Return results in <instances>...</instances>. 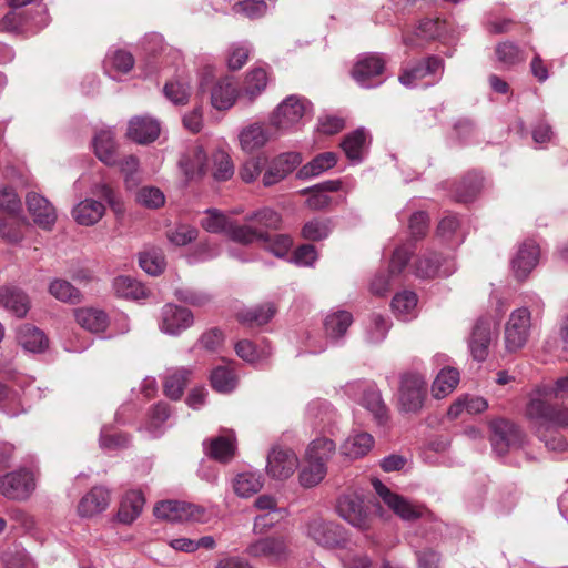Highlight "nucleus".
I'll return each instance as SVG.
<instances>
[{
	"label": "nucleus",
	"instance_id": "obj_1",
	"mask_svg": "<svg viewBox=\"0 0 568 568\" xmlns=\"http://www.w3.org/2000/svg\"><path fill=\"white\" fill-rule=\"evenodd\" d=\"M530 427L548 450L557 454L568 453V443L558 434V429L568 425V412L557 410L540 396L531 397L525 413Z\"/></svg>",
	"mask_w": 568,
	"mask_h": 568
},
{
	"label": "nucleus",
	"instance_id": "obj_2",
	"mask_svg": "<svg viewBox=\"0 0 568 568\" xmlns=\"http://www.w3.org/2000/svg\"><path fill=\"white\" fill-rule=\"evenodd\" d=\"M526 303L511 311L505 323L504 345L507 353H517L528 344L537 316L544 310V302L536 294L527 296Z\"/></svg>",
	"mask_w": 568,
	"mask_h": 568
},
{
	"label": "nucleus",
	"instance_id": "obj_3",
	"mask_svg": "<svg viewBox=\"0 0 568 568\" xmlns=\"http://www.w3.org/2000/svg\"><path fill=\"white\" fill-rule=\"evenodd\" d=\"M352 323L353 316L347 311H335L327 314L323 323L326 338L323 339L315 335H308L305 343V352L321 354L327 348L328 343L333 345L341 344Z\"/></svg>",
	"mask_w": 568,
	"mask_h": 568
},
{
	"label": "nucleus",
	"instance_id": "obj_4",
	"mask_svg": "<svg viewBox=\"0 0 568 568\" xmlns=\"http://www.w3.org/2000/svg\"><path fill=\"white\" fill-rule=\"evenodd\" d=\"M306 99L292 94L284 99L270 116V124L278 135L295 129L311 110Z\"/></svg>",
	"mask_w": 568,
	"mask_h": 568
},
{
	"label": "nucleus",
	"instance_id": "obj_5",
	"mask_svg": "<svg viewBox=\"0 0 568 568\" xmlns=\"http://www.w3.org/2000/svg\"><path fill=\"white\" fill-rule=\"evenodd\" d=\"M444 60L429 55L406 67L399 74V82L406 88L429 87L438 82L444 73Z\"/></svg>",
	"mask_w": 568,
	"mask_h": 568
},
{
	"label": "nucleus",
	"instance_id": "obj_6",
	"mask_svg": "<svg viewBox=\"0 0 568 568\" xmlns=\"http://www.w3.org/2000/svg\"><path fill=\"white\" fill-rule=\"evenodd\" d=\"M37 473L30 467H19L0 476V494L16 501H24L37 488Z\"/></svg>",
	"mask_w": 568,
	"mask_h": 568
},
{
	"label": "nucleus",
	"instance_id": "obj_7",
	"mask_svg": "<svg viewBox=\"0 0 568 568\" xmlns=\"http://www.w3.org/2000/svg\"><path fill=\"white\" fill-rule=\"evenodd\" d=\"M387 60L379 53H364L358 55L351 71L354 81L363 89H373L386 80L385 69Z\"/></svg>",
	"mask_w": 568,
	"mask_h": 568
},
{
	"label": "nucleus",
	"instance_id": "obj_8",
	"mask_svg": "<svg viewBox=\"0 0 568 568\" xmlns=\"http://www.w3.org/2000/svg\"><path fill=\"white\" fill-rule=\"evenodd\" d=\"M427 396V381L418 373H406L400 377L398 394L399 409L404 413H418Z\"/></svg>",
	"mask_w": 568,
	"mask_h": 568
},
{
	"label": "nucleus",
	"instance_id": "obj_9",
	"mask_svg": "<svg viewBox=\"0 0 568 568\" xmlns=\"http://www.w3.org/2000/svg\"><path fill=\"white\" fill-rule=\"evenodd\" d=\"M307 536L325 548H345L347 544L344 527L321 517L313 518L307 523Z\"/></svg>",
	"mask_w": 568,
	"mask_h": 568
},
{
	"label": "nucleus",
	"instance_id": "obj_10",
	"mask_svg": "<svg viewBox=\"0 0 568 568\" xmlns=\"http://www.w3.org/2000/svg\"><path fill=\"white\" fill-rule=\"evenodd\" d=\"M336 510L341 518L357 529L367 530L371 526V511L356 493L342 495L337 499Z\"/></svg>",
	"mask_w": 568,
	"mask_h": 568
},
{
	"label": "nucleus",
	"instance_id": "obj_11",
	"mask_svg": "<svg viewBox=\"0 0 568 568\" xmlns=\"http://www.w3.org/2000/svg\"><path fill=\"white\" fill-rule=\"evenodd\" d=\"M372 485L381 499L403 520H414L424 515L425 508L423 506L393 493L379 479H374Z\"/></svg>",
	"mask_w": 568,
	"mask_h": 568
},
{
	"label": "nucleus",
	"instance_id": "obj_12",
	"mask_svg": "<svg viewBox=\"0 0 568 568\" xmlns=\"http://www.w3.org/2000/svg\"><path fill=\"white\" fill-rule=\"evenodd\" d=\"M491 446L498 455H504L510 448H520L524 444L525 435L523 430L514 423L506 419L491 422Z\"/></svg>",
	"mask_w": 568,
	"mask_h": 568
},
{
	"label": "nucleus",
	"instance_id": "obj_13",
	"mask_svg": "<svg viewBox=\"0 0 568 568\" xmlns=\"http://www.w3.org/2000/svg\"><path fill=\"white\" fill-rule=\"evenodd\" d=\"M448 36V23L446 20L423 19L419 21L413 34L403 33V43L410 48L423 47L432 40L446 41Z\"/></svg>",
	"mask_w": 568,
	"mask_h": 568
},
{
	"label": "nucleus",
	"instance_id": "obj_14",
	"mask_svg": "<svg viewBox=\"0 0 568 568\" xmlns=\"http://www.w3.org/2000/svg\"><path fill=\"white\" fill-rule=\"evenodd\" d=\"M298 458L293 449L275 446L267 455L266 471L270 477L283 480L294 474Z\"/></svg>",
	"mask_w": 568,
	"mask_h": 568
},
{
	"label": "nucleus",
	"instance_id": "obj_15",
	"mask_svg": "<svg viewBox=\"0 0 568 568\" xmlns=\"http://www.w3.org/2000/svg\"><path fill=\"white\" fill-rule=\"evenodd\" d=\"M302 163V155L298 152L290 151L273 158L265 170L262 183L265 187L273 186L283 181Z\"/></svg>",
	"mask_w": 568,
	"mask_h": 568
},
{
	"label": "nucleus",
	"instance_id": "obj_16",
	"mask_svg": "<svg viewBox=\"0 0 568 568\" xmlns=\"http://www.w3.org/2000/svg\"><path fill=\"white\" fill-rule=\"evenodd\" d=\"M193 313L182 306L168 303L162 307L160 329L164 334L178 336L193 325Z\"/></svg>",
	"mask_w": 568,
	"mask_h": 568
},
{
	"label": "nucleus",
	"instance_id": "obj_17",
	"mask_svg": "<svg viewBox=\"0 0 568 568\" xmlns=\"http://www.w3.org/2000/svg\"><path fill=\"white\" fill-rule=\"evenodd\" d=\"M494 337L495 332L490 318L480 317L477 320L468 339V347L475 361L484 362L488 357L489 346Z\"/></svg>",
	"mask_w": 568,
	"mask_h": 568
},
{
	"label": "nucleus",
	"instance_id": "obj_18",
	"mask_svg": "<svg viewBox=\"0 0 568 568\" xmlns=\"http://www.w3.org/2000/svg\"><path fill=\"white\" fill-rule=\"evenodd\" d=\"M278 133L271 126L262 122H255L243 128L239 134L241 149L246 153H252L262 149L266 143L276 139Z\"/></svg>",
	"mask_w": 568,
	"mask_h": 568
},
{
	"label": "nucleus",
	"instance_id": "obj_19",
	"mask_svg": "<svg viewBox=\"0 0 568 568\" xmlns=\"http://www.w3.org/2000/svg\"><path fill=\"white\" fill-rule=\"evenodd\" d=\"M246 551L252 557H263L271 562H280L288 557V546L282 536L261 538L251 544Z\"/></svg>",
	"mask_w": 568,
	"mask_h": 568
},
{
	"label": "nucleus",
	"instance_id": "obj_20",
	"mask_svg": "<svg viewBox=\"0 0 568 568\" xmlns=\"http://www.w3.org/2000/svg\"><path fill=\"white\" fill-rule=\"evenodd\" d=\"M413 268L414 274L420 278H430L437 275L447 277L455 272L453 261L442 258L433 252L425 253L418 257Z\"/></svg>",
	"mask_w": 568,
	"mask_h": 568
},
{
	"label": "nucleus",
	"instance_id": "obj_21",
	"mask_svg": "<svg viewBox=\"0 0 568 568\" xmlns=\"http://www.w3.org/2000/svg\"><path fill=\"white\" fill-rule=\"evenodd\" d=\"M540 257V248L532 240H527L520 244L515 257L511 261V267L518 280H525L529 273L537 266Z\"/></svg>",
	"mask_w": 568,
	"mask_h": 568
},
{
	"label": "nucleus",
	"instance_id": "obj_22",
	"mask_svg": "<svg viewBox=\"0 0 568 568\" xmlns=\"http://www.w3.org/2000/svg\"><path fill=\"white\" fill-rule=\"evenodd\" d=\"M187 181L199 180L207 172V156L201 145L190 146L179 161Z\"/></svg>",
	"mask_w": 568,
	"mask_h": 568
},
{
	"label": "nucleus",
	"instance_id": "obj_23",
	"mask_svg": "<svg viewBox=\"0 0 568 568\" xmlns=\"http://www.w3.org/2000/svg\"><path fill=\"white\" fill-rule=\"evenodd\" d=\"M199 508L195 505L180 500H163L155 505L154 516L169 521H183L197 518Z\"/></svg>",
	"mask_w": 568,
	"mask_h": 568
},
{
	"label": "nucleus",
	"instance_id": "obj_24",
	"mask_svg": "<svg viewBox=\"0 0 568 568\" xmlns=\"http://www.w3.org/2000/svg\"><path fill=\"white\" fill-rule=\"evenodd\" d=\"M29 213L32 215L36 224L44 230H50L55 221L57 213L51 203L42 195L30 192L26 197Z\"/></svg>",
	"mask_w": 568,
	"mask_h": 568
},
{
	"label": "nucleus",
	"instance_id": "obj_25",
	"mask_svg": "<svg viewBox=\"0 0 568 568\" xmlns=\"http://www.w3.org/2000/svg\"><path fill=\"white\" fill-rule=\"evenodd\" d=\"M0 307L22 318L30 310V298L23 290L12 285H3L0 286Z\"/></svg>",
	"mask_w": 568,
	"mask_h": 568
},
{
	"label": "nucleus",
	"instance_id": "obj_26",
	"mask_svg": "<svg viewBox=\"0 0 568 568\" xmlns=\"http://www.w3.org/2000/svg\"><path fill=\"white\" fill-rule=\"evenodd\" d=\"M159 122L150 116H135L129 122L128 136L139 144H148L158 139Z\"/></svg>",
	"mask_w": 568,
	"mask_h": 568
},
{
	"label": "nucleus",
	"instance_id": "obj_27",
	"mask_svg": "<svg viewBox=\"0 0 568 568\" xmlns=\"http://www.w3.org/2000/svg\"><path fill=\"white\" fill-rule=\"evenodd\" d=\"M110 503V493L102 486L93 487L79 501L78 514L81 517H93L106 509Z\"/></svg>",
	"mask_w": 568,
	"mask_h": 568
},
{
	"label": "nucleus",
	"instance_id": "obj_28",
	"mask_svg": "<svg viewBox=\"0 0 568 568\" xmlns=\"http://www.w3.org/2000/svg\"><path fill=\"white\" fill-rule=\"evenodd\" d=\"M92 146L97 158L106 165L116 164V150L114 132L111 129H102L92 139Z\"/></svg>",
	"mask_w": 568,
	"mask_h": 568
},
{
	"label": "nucleus",
	"instance_id": "obj_29",
	"mask_svg": "<svg viewBox=\"0 0 568 568\" xmlns=\"http://www.w3.org/2000/svg\"><path fill=\"white\" fill-rule=\"evenodd\" d=\"M536 396L546 399L549 404L554 405L557 410L568 412V374L558 378L554 387H538L530 395V398Z\"/></svg>",
	"mask_w": 568,
	"mask_h": 568
},
{
	"label": "nucleus",
	"instance_id": "obj_30",
	"mask_svg": "<svg viewBox=\"0 0 568 568\" xmlns=\"http://www.w3.org/2000/svg\"><path fill=\"white\" fill-rule=\"evenodd\" d=\"M77 323L94 334L103 333L108 328L110 321L108 314L95 307H81L74 311Z\"/></svg>",
	"mask_w": 568,
	"mask_h": 568
},
{
	"label": "nucleus",
	"instance_id": "obj_31",
	"mask_svg": "<svg viewBox=\"0 0 568 568\" xmlns=\"http://www.w3.org/2000/svg\"><path fill=\"white\" fill-rule=\"evenodd\" d=\"M17 339L21 347L30 353H42L48 348L45 334L32 324H22L17 331Z\"/></svg>",
	"mask_w": 568,
	"mask_h": 568
},
{
	"label": "nucleus",
	"instance_id": "obj_32",
	"mask_svg": "<svg viewBox=\"0 0 568 568\" xmlns=\"http://www.w3.org/2000/svg\"><path fill=\"white\" fill-rule=\"evenodd\" d=\"M237 88L233 78L225 77L219 80L211 92V103L216 110H227L236 101Z\"/></svg>",
	"mask_w": 568,
	"mask_h": 568
},
{
	"label": "nucleus",
	"instance_id": "obj_33",
	"mask_svg": "<svg viewBox=\"0 0 568 568\" xmlns=\"http://www.w3.org/2000/svg\"><path fill=\"white\" fill-rule=\"evenodd\" d=\"M204 450L209 457L220 463L230 462L234 457L236 450L234 434L229 432L225 435L217 436L211 439L207 446L204 443Z\"/></svg>",
	"mask_w": 568,
	"mask_h": 568
},
{
	"label": "nucleus",
	"instance_id": "obj_34",
	"mask_svg": "<svg viewBox=\"0 0 568 568\" xmlns=\"http://www.w3.org/2000/svg\"><path fill=\"white\" fill-rule=\"evenodd\" d=\"M374 437L366 432L351 434L341 445V453L349 459L364 457L374 446Z\"/></svg>",
	"mask_w": 568,
	"mask_h": 568
},
{
	"label": "nucleus",
	"instance_id": "obj_35",
	"mask_svg": "<svg viewBox=\"0 0 568 568\" xmlns=\"http://www.w3.org/2000/svg\"><path fill=\"white\" fill-rule=\"evenodd\" d=\"M235 353L243 361L253 365H258L272 355V347L266 342H263L261 345H256L250 339H241L235 344Z\"/></svg>",
	"mask_w": 568,
	"mask_h": 568
},
{
	"label": "nucleus",
	"instance_id": "obj_36",
	"mask_svg": "<svg viewBox=\"0 0 568 568\" xmlns=\"http://www.w3.org/2000/svg\"><path fill=\"white\" fill-rule=\"evenodd\" d=\"M359 404L372 414L378 426L384 427L387 425L389 420L388 408L382 398L381 392L375 385L367 389L365 396L361 398Z\"/></svg>",
	"mask_w": 568,
	"mask_h": 568
},
{
	"label": "nucleus",
	"instance_id": "obj_37",
	"mask_svg": "<svg viewBox=\"0 0 568 568\" xmlns=\"http://www.w3.org/2000/svg\"><path fill=\"white\" fill-rule=\"evenodd\" d=\"M191 375L192 371L190 368L178 367L169 369L163 382L164 394L173 400L180 399Z\"/></svg>",
	"mask_w": 568,
	"mask_h": 568
},
{
	"label": "nucleus",
	"instance_id": "obj_38",
	"mask_svg": "<svg viewBox=\"0 0 568 568\" xmlns=\"http://www.w3.org/2000/svg\"><path fill=\"white\" fill-rule=\"evenodd\" d=\"M104 212L105 207L100 201L85 199L74 206L72 215L79 224L90 226L98 223Z\"/></svg>",
	"mask_w": 568,
	"mask_h": 568
},
{
	"label": "nucleus",
	"instance_id": "obj_39",
	"mask_svg": "<svg viewBox=\"0 0 568 568\" xmlns=\"http://www.w3.org/2000/svg\"><path fill=\"white\" fill-rule=\"evenodd\" d=\"M144 497L143 494L139 490H130L128 491L120 504L118 510L119 521L123 524L133 523L142 513L144 506Z\"/></svg>",
	"mask_w": 568,
	"mask_h": 568
},
{
	"label": "nucleus",
	"instance_id": "obj_40",
	"mask_svg": "<svg viewBox=\"0 0 568 568\" xmlns=\"http://www.w3.org/2000/svg\"><path fill=\"white\" fill-rule=\"evenodd\" d=\"M368 141V132L364 128H359L347 134L342 141L341 146L352 162L358 163L363 159Z\"/></svg>",
	"mask_w": 568,
	"mask_h": 568
},
{
	"label": "nucleus",
	"instance_id": "obj_41",
	"mask_svg": "<svg viewBox=\"0 0 568 568\" xmlns=\"http://www.w3.org/2000/svg\"><path fill=\"white\" fill-rule=\"evenodd\" d=\"M417 295L413 291L397 293L392 300L394 315L400 321H410L417 314Z\"/></svg>",
	"mask_w": 568,
	"mask_h": 568
},
{
	"label": "nucleus",
	"instance_id": "obj_42",
	"mask_svg": "<svg viewBox=\"0 0 568 568\" xmlns=\"http://www.w3.org/2000/svg\"><path fill=\"white\" fill-rule=\"evenodd\" d=\"M337 163V155L334 152H324L316 155L312 161L304 164L297 172V178L307 180L315 178L332 169Z\"/></svg>",
	"mask_w": 568,
	"mask_h": 568
},
{
	"label": "nucleus",
	"instance_id": "obj_43",
	"mask_svg": "<svg viewBox=\"0 0 568 568\" xmlns=\"http://www.w3.org/2000/svg\"><path fill=\"white\" fill-rule=\"evenodd\" d=\"M263 487V476L256 471H243L233 479V490L241 498H248Z\"/></svg>",
	"mask_w": 568,
	"mask_h": 568
},
{
	"label": "nucleus",
	"instance_id": "obj_44",
	"mask_svg": "<svg viewBox=\"0 0 568 568\" xmlns=\"http://www.w3.org/2000/svg\"><path fill=\"white\" fill-rule=\"evenodd\" d=\"M390 328V321L388 317L374 313L372 314L364 327L365 342L372 345L382 343Z\"/></svg>",
	"mask_w": 568,
	"mask_h": 568
},
{
	"label": "nucleus",
	"instance_id": "obj_45",
	"mask_svg": "<svg viewBox=\"0 0 568 568\" xmlns=\"http://www.w3.org/2000/svg\"><path fill=\"white\" fill-rule=\"evenodd\" d=\"M484 184L483 176L477 172L467 173L457 184L454 191V199L457 202L467 203L473 201L480 192Z\"/></svg>",
	"mask_w": 568,
	"mask_h": 568
},
{
	"label": "nucleus",
	"instance_id": "obj_46",
	"mask_svg": "<svg viewBox=\"0 0 568 568\" xmlns=\"http://www.w3.org/2000/svg\"><path fill=\"white\" fill-rule=\"evenodd\" d=\"M48 291L50 295L62 303L75 305L82 302L81 291L63 278H53L49 283Z\"/></svg>",
	"mask_w": 568,
	"mask_h": 568
},
{
	"label": "nucleus",
	"instance_id": "obj_47",
	"mask_svg": "<svg viewBox=\"0 0 568 568\" xmlns=\"http://www.w3.org/2000/svg\"><path fill=\"white\" fill-rule=\"evenodd\" d=\"M276 313V308L273 303H264L262 305L244 310L237 314V320L242 324L250 326H261L271 321Z\"/></svg>",
	"mask_w": 568,
	"mask_h": 568
},
{
	"label": "nucleus",
	"instance_id": "obj_48",
	"mask_svg": "<svg viewBox=\"0 0 568 568\" xmlns=\"http://www.w3.org/2000/svg\"><path fill=\"white\" fill-rule=\"evenodd\" d=\"M113 290L123 298L141 300L148 296L144 285L131 276L121 275L114 278Z\"/></svg>",
	"mask_w": 568,
	"mask_h": 568
},
{
	"label": "nucleus",
	"instance_id": "obj_49",
	"mask_svg": "<svg viewBox=\"0 0 568 568\" xmlns=\"http://www.w3.org/2000/svg\"><path fill=\"white\" fill-rule=\"evenodd\" d=\"M171 409L169 404L160 402L150 410L149 418L143 426V430L152 438L160 437L163 434V424L169 419Z\"/></svg>",
	"mask_w": 568,
	"mask_h": 568
},
{
	"label": "nucleus",
	"instance_id": "obj_50",
	"mask_svg": "<svg viewBox=\"0 0 568 568\" xmlns=\"http://www.w3.org/2000/svg\"><path fill=\"white\" fill-rule=\"evenodd\" d=\"M459 383V372L453 367L443 368L436 376L432 392L436 398L446 397Z\"/></svg>",
	"mask_w": 568,
	"mask_h": 568
},
{
	"label": "nucleus",
	"instance_id": "obj_51",
	"mask_svg": "<svg viewBox=\"0 0 568 568\" xmlns=\"http://www.w3.org/2000/svg\"><path fill=\"white\" fill-rule=\"evenodd\" d=\"M134 65L133 55L124 50H114L109 52L104 60L105 72L111 78L115 75L113 73H128Z\"/></svg>",
	"mask_w": 568,
	"mask_h": 568
},
{
	"label": "nucleus",
	"instance_id": "obj_52",
	"mask_svg": "<svg viewBox=\"0 0 568 568\" xmlns=\"http://www.w3.org/2000/svg\"><path fill=\"white\" fill-rule=\"evenodd\" d=\"M335 450L336 444L333 439L326 437L316 438L310 443L306 449V460L321 462L326 466Z\"/></svg>",
	"mask_w": 568,
	"mask_h": 568
},
{
	"label": "nucleus",
	"instance_id": "obj_53",
	"mask_svg": "<svg viewBox=\"0 0 568 568\" xmlns=\"http://www.w3.org/2000/svg\"><path fill=\"white\" fill-rule=\"evenodd\" d=\"M266 84L267 73L265 69L255 68L251 70L246 75L243 97L246 98L248 102L254 101L255 98L265 90Z\"/></svg>",
	"mask_w": 568,
	"mask_h": 568
},
{
	"label": "nucleus",
	"instance_id": "obj_54",
	"mask_svg": "<svg viewBox=\"0 0 568 568\" xmlns=\"http://www.w3.org/2000/svg\"><path fill=\"white\" fill-rule=\"evenodd\" d=\"M245 221L254 223L257 225V229L265 231L278 229L282 223V217L275 210L271 207H262L246 215Z\"/></svg>",
	"mask_w": 568,
	"mask_h": 568
},
{
	"label": "nucleus",
	"instance_id": "obj_55",
	"mask_svg": "<svg viewBox=\"0 0 568 568\" xmlns=\"http://www.w3.org/2000/svg\"><path fill=\"white\" fill-rule=\"evenodd\" d=\"M229 239L241 244H251L255 241H260L264 237V231L248 224L240 225L235 222H231L227 227Z\"/></svg>",
	"mask_w": 568,
	"mask_h": 568
},
{
	"label": "nucleus",
	"instance_id": "obj_56",
	"mask_svg": "<svg viewBox=\"0 0 568 568\" xmlns=\"http://www.w3.org/2000/svg\"><path fill=\"white\" fill-rule=\"evenodd\" d=\"M165 98L175 105H184L191 95L190 83L182 79L171 80L163 88Z\"/></svg>",
	"mask_w": 568,
	"mask_h": 568
},
{
	"label": "nucleus",
	"instance_id": "obj_57",
	"mask_svg": "<svg viewBox=\"0 0 568 568\" xmlns=\"http://www.w3.org/2000/svg\"><path fill=\"white\" fill-rule=\"evenodd\" d=\"M306 462V466L300 471L298 479L303 487L311 488L318 485L325 478L327 466H324V463L321 462Z\"/></svg>",
	"mask_w": 568,
	"mask_h": 568
},
{
	"label": "nucleus",
	"instance_id": "obj_58",
	"mask_svg": "<svg viewBox=\"0 0 568 568\" xmlns=\"http://www.w3.org/2000/svg\"><path fill=\"white\" fill-rule=\"evenodd\" d=\"M260 241L264 243V247L276 257H285L293 246V240L286 234L270 235L264 231V237Z\"/></svg>",
	"mask_w": 568,
	"mask_h": 568
},
{
	"label": "nucleus",
	"instance_id": "obj_59",
	"mask_svg": "<svg viewBox=\"0 0 568 568\" xmlns=\"http://www.w3.org/2000/svg\"><path fill=\"white\" fill-rule=\"evenodd\" d=\"M139 264L148 274L156 276L164 271L165 258L160 250L152 248L140 253Z\"/></svg>",
	"mask_w": 568,
	"mask_h": 568
},
{
	"label": "nucleus",
	"instance_id": "obj_60",
	"mask_svg": "<svg viewBox=\"0 0 568 568\" xmlns=\"http://www.w3.org/2000/svg\"><path fill=\"white\" fill-rule=\"evenodd\" d=\"M211 385L219 393H230L236 386V377L231 368L219 366L211 373Z\"/></svg>",
	"mask_w": 568,
	"mask_h": 568
},
{
	"label": "nucleus",
	"instance_id": "obj_61",
	"mask_svg": "<svg viewBox=\"0 0 568 568\" xmlns=\"http://www.w3.org/2000/svg\"><path fill=\"white\" fill-rule=\"evenodd\" d=\"M332 232L329 219H313L306 222L302 229V236L308 241H322Z\"/></svg>",
	"mask_w": 568,
	"mask_h": 568
},
{
	"label": "nucleus",
	"instance_id": "obj_62",
	"mask_svg": "<svg viewBox=\"0 0 568 568\" xmlns=\"http://www.w3.org/2000/svg\"><path fill=\"white\" fill-rule=\"evenodd\" d=\"M496 57L506 67H513L526 60L524 52L517 44L505 41L496 47Z\"/></svg>",
	"mask_w": 568,
	"mask_h": 568
},
{
	"label": "nucleus",
	"instance_id": "obj_63",
	"mask_svg": "<svg viewBox=\"0 0 568 568\" xmlns=\"http://www.w3.org/2000/svg\"><path fill=\"white\" fill-rule=\"evenodd\" d=\"M174 296L180 302L194 307H203L212 301L209 293L193 287H178L174 290Z\"/></svg>",
	"mask_w": 568,
	"mask_h": 568
},
{
	"label": "nucleus",
	"instance_id": "obj_64",
	"mask_svg": "<svg viewBox=\"0 0 568 568\" xmlns=\"http://www.w3.org/2000/svg\"><path fill=\"white\" fill-rule=\"evenodd\" d=\"M231 222L223 213L216 209L206 210V217L202 220L201 224L210 233H225Z\"/></svg>",
	"mask_w": 568,
	"mask_h": 568
}]
</instances>
